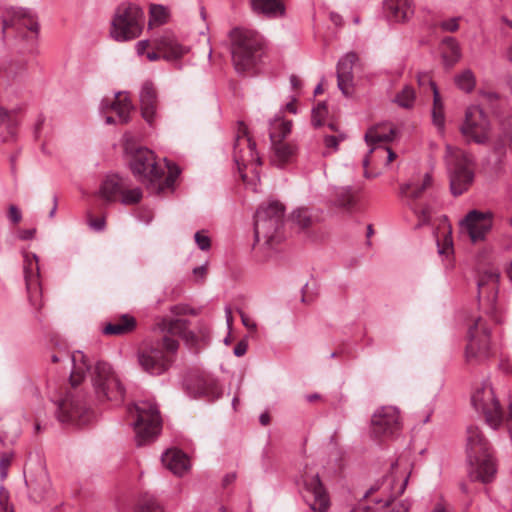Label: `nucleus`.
<instances>
[{
	"instance_id": "2f4dec72",
	"label": "nucleus",
	"mask_w": 512,
	"mask_h": 512,
	"mask_svg": "<svg viewBox=\"0 0 512 512\" xmlns=\"http://www.w3.org/2000/svg\"><path fill=\"white\" fill-rule=\"evenodd\" d=\"M136 327L134 317L124 314L121 317L107 323L103 328L105 335H124L131 332Z\"/></svg>"
},
{
	"instance_id": "3c124183",
	"label": "nucleus",
	"mask_w": 512,
	"mask_h": 512,
	"mask_svg": "<svg viewBox=\"0 0 512 512\" xmlns=\"http://www.w3.org/2000/svg\"><path fill=\"white\" fill-rule=\"evenodd\" d=\"M417 82L421 87L429 86L433 91V97H435V90L438 89L428 72H419L417 74Z\"/></svg>"
},
{
	"instance_id": "a19ab883",
	"label": "nucleus",
	"mask_w": 512,
	"mask_h": 512,
	"mask_svg": "<svg viewBox=\"0 0 512 512\" xmlns=\"http://www.w3.org/2000/svg\"><path fill=\"white\" fill-rule=\"evenodd\" d=\"M138 512H164V510L153 495L145 493L139 500Z\"/></svg>"
},
{
	"instance_id": "4468645a",
	"label": "nucleus",
	"mask_w": 512,
	"mask_h": 512,
	"mask_svg": "<svg viewBox=\"0 0 512 512\" xmlns=\"http://www.w3.org/2000/svg\"><path fill=\"white\" fill-rule=\"evenodd\" d=\"M400 411L395 406H382L372 415L370 433L378 440L396 435L401 429Z\"/></svg>"
},
{
	"instance_id": "5fc2aeb1",
	"label": "nucleus",
	"mask_w": 512,
	"mask_h": 512,
	"mask_svg": "<svg viewBox=\"0 0 512 512\" xmlns=\"http://www.w3.org/2000/svg\"><path fill=\"white\" fill-rule=\"evenodd\" d=\"M458 21H459L458 17L444 20L440 23V28L447 32H455L459 28Z\"/></svg>"
},
{
	"instance_id": "8fccbe9b",
	"label": "nucleus",
	"mask_w": 512,
	"mask_h": 512,
	"mask_svg": "<svg viewBox=\"0 0 512 512\" xmlns=\"http://www.w3.org/2000/svg\"><path fill=\"white\" fill-rule=\"evenodd\" d=\"M150 22L154 21L158 24H162L165 22L166 18V10L161 5H152L150 7Z\"/></svg>"
},
{
	"instance_id": "393cba45",
	"label": "nucleus",
	"mask_w": 512,
	"mask_h": 512,
	"mask_svg": "<svg viewBox=\"0 0 512 512\" xmlns=\"http://www.w3.org/2000/svg\"><path fill=\"white\" fill-rule=\"evenodd\" d=\"M128 186L127 179L116 174L108 175L100 186L99 196L107 203L114 202Z\"/></svg>"
},
{
	"instance_id": "0e129e2a",
	"label": "nucleus",
	"mask_w": 512,
	"mask_h": 512,
	"mask_svg": "<svg viewBox=\"0 0 512 512\" xmlns=\"http://www.w3.org/2000/svg\"><path fill=\"white\" fill-rule=\"evenodd\" d=\"M206 273H207V266H206V264H205V265L198 266V267H195V268L193 269V274H194L196 277L201 278L202 280L205 278Z\"/></svg>"
},
{
	"instance_id": "2eb2a0df",
	"label": "nucleus",
	"mask_w": 512,
	"mask_h": 512,
	"mask_svg": "<svg viewBox=\"0 0 512 512\" xmlns=\"http://www.w3.org/2000/svg\"><path fill=\"white\" fill-rule=\"evenodd\" d=\"M489 122L484 111L478 106L466 110L465 121L461 126L462 134L469 141L483 144L488 140Z\"/></svg>"
},
{
	"instance_id": "b1692460",
	"label": "nucleus",
	"mask_w": 512,
	"mask_h": 512,
	"mask_svg": "<svg viewBox=\"0 0 512 512\" xmlns=\"http://www.w3.org/2000/svg\"><path fill=\"white\" fill-rule=\"evenodd\" d=\"M139 98L142 117L151 125L156 117L157 109V92L152 82L143 83Z\"/></svg>"
},
{
	"instance_id": "20e7f679",
	"label": "nucleus",
	"mask_w": 512,
	"mask_h": 512,
	"mask_svg": "<svg viewBox=\"0 0 512 512\" xmlns=\"http://www.w3.org/2000/svg\"><path fill=\"white\" fill-rule=\"evenodd\" d=\"M232 61L240 74L253 69L263 54L264 40L255 30L235 27L229 32Z\"/></svg>"
},
{
	"instance_id": "774afa93",
	"label": "nucleus",
	"mask_w": 512,
	"mask_h": 512,
	"mask_svg": "<svg viewBox=\"0 0 512 512\" xmlns=\"http://www.w3.org/2000/svg\"><path fill=\"white\" fill-rule=\"evenodd\" d=\"M409 507L405 503H400L395 506L391 512H408Z\"/></svg>"
},
{
	"instance_id": "6e6552de",
	"label": "nucleus",
	"mask_w": 512,
	"mask_h": 512,
	"mask_svg": "<svg viewBox=\"0 0 512 512\" xmlns=\"http://www.w3.org/2000/svg\"><path fill=\"white\" fill-rule=\"evenodd\" d=\"M129 412L136 416L133 426L137 446L153 441L160 433L162 423L156 404L148 400L140 401L130 408Z\"/></svg>"
},
{
	"instance_id": "ddd939ff",
	"label": "nucleus",
	"mask_w": 512,
	"mask_h": 512,
	"mask_svg": "<svg viewBox=\"0 0 512 512\" xmlns=\"http://www.w3.org/2000/svg\"><path fill=\"white\" fill-rule=\"evenodd\" d=\"M397 465V461L393 462L391 464V472L381 480L376 481L364 494L363 498L373 497L372 501L383 508L389 506L396 497L400 496L406 488L408 476L401 482H397L393 474V470Z\"/></svg>"
},
{
	"instance_id": "f257e3e1",
	"label": "nucleus",
	"mask_w": 512,
	"mask_h": 512,
	"mask_svg": "<svg viewBox=\"0 0 512 512\" xmlns=\"http://www.w3.org/2000/svg\"><path fill=\"white\" fill-rule=\"evenodd\" d=\"M66 358L72 363L70 373L71 389L63 398L52 401L56 405L57 419L62 423L85 425L92 419L90 401L77 385L84 379L87 372L90 374L94 394L99 402L109 401L114 406L120 405L125 396V388L111 365L104 361H97L92 366L81 351L74 352Z\"/></svg>"
},
{
	"instance_id": "6ab92c4d",
	"label": "nucleus",
	"mask_w": 512,
	"mask_h": 512,
	"mask_svg": "<svg viewBox=\"0 0 512 512\" xmlns=\"http://www.w3.org/2000/svg\"><path fill=\"white\" fill-rule=\"evenodd\" d=\"M357 60V54L354 52H349L342 56L337 63V85L339 90L346 97H349L353 94V67Z\"/></svg>"
},
{
	"instance_id": "09e8293b",
	"label": "nucleus",
	"mask_w": 512,
	"mask_h": 512,
	"mask_svg": "<svg viewBox=\"0 0 512 512\" xmlns=\"http://www.w3.org/2000/svg\"><path fill=\"white\" fill-rule=\"evenodd\" d=\"M1 125H5L7 127L10 137L14 136L16 125L14 114L0 107V126Z\"/></svg>"
},
{
	"instance_id": "473e14b6",
	"label": "nucleus",
	"mask_w": 512,
	"mask_h": 512,
	"mask_svg": "<svg viewBox=\"0 0 512 512\" xmlns=\"http://www.w3.org/2000/svg\"><path fill=\"white\" fill-rule=\"evenodd\" d=\"M292 122L281 117H275L269 123L271 143L282 142L291 132Z\"/></svg>"
},
{
	"instance_id": "79ce46f5",
	"label": "nucleus",
	"mask_w": 512,
	"mask_h": 512,
	"mask_svg": "<svg viewBox=\"0 0 512 512\" xmlns=\"http://www.w3.org/2000/svg\"><path fill=\"white\" fill-rule=\"evenodd\" d=\"M41 482L43 484L39 486L37 484L36 480H27L26 479V485L29 489L30 497L33 498L34 501H40L45 497V494L47 492V480L45 477H42Z\"/></svg>"
},
{
	"instance_id": "7c9ffc66",
	"label": "nucleus",
	"mask_w": 512,
	"mask_h": 512,
	"mask_svg": "<svg viewBox=\"0 0 512 512\" xmlns=\"http://www.w3.org/2000/svg\"><path fill=\"white\" fill-rule=\"evenodd\" d=\"M431 184L432 177L430 174L426 173L421 183L416 184L411 182L402 185L400 187V195L406 200V203L409 206V202L417 203L423 192L428 189Z\"/></svg>"
},
{
	"instance_id": "0eeeda50",
	"label": "nucleus",
	"mask_w": 512,
	"mask_h": 512,
	"mask_svg": "<svg viewBox=\"0 0 512 512\" xmlns=\"http://www.w3.org/2000/svg\"><path fill=\"white\" fill-rule=\"evenodd\" d=\"M143 25V10L136 4L122 3L115 11L110 34L116 41H128L141 34Z\"/></svg>"
},
{
	"instance_id": "7ed1b4c3",
	"label": "nucleus",
	"mask_w": 512,
	"mask_h": 512,
	"mask_svg": "<svg viewBox=\"0 0 512 512\" xmlns=\"http://www.w3.org/2000/svg\"><path fill=\"white\" fill-rule=\"evenodd\" d=\"M130 167L133 174L142 182L156 189L158 193L174 185L180 174V169L175 164L167 163L165 166L155 161L154 153L143 147L131 151Z\"/></svg>"
},
{
	"instance_id": "5701e85b",
	"label": "nucleus",
	"mask_w": 512,
	"mask_h": 512,
	"mask_svg": "<svg viewBox=\"0 0 512 512\" xmlns=\"http://www.w3.org/2000/svg\"><path fill=\"white\" fill-rule=\"evenodd\" d=\"M499 278L500 272L495 268L483 271L477 282L478 297L483 298L489 304H493L497 299Z\"/></svg>"
},
{
	"instance_id": "4c0bfd02",
	"label": "nucleus",
	"mask_w": 512,
	"mask_h": 512,
	"mask_svg": "<svg viewBox=\"0 0 512 512\" xmlns=\"http://www.w3.org/2000/svg\"><path fill=\"white\" fill-rule=\"evenodd\" d=\"M455 83L459 89L466 93H470L476 85L475 75L472 70L466 69L455 76Z\"/></svg>"
},
{
	"instance_id": "ea45409f",
	"label": "nucleus",
	"mask_w": 512,
	"mask_h": 512,
	"mask_svg": "<svg viewBox=\"0 0 512 512\" xmlns=\"http://www.w3.org/2000/svg\"><path fill=\"white\" fill-rule=\"evenodd\" d=\"M432 118L434 125L440 130H444L445 118L443 112V103L440 98L438 90H435V97H433V111Z\"/></svg>"
},
{
	"instance_id": "6e6d98bb",
	"label": "nucleus",
	"mask_w": 512,
	"mask_h": 512,
	"mask_svg": "<svg viewBox=\"0 0 512 512\" xmlns=\"http://www.w3.org/2000/svg\"><path fill=\"white\" fill-rule=\"evenodd\" d=\"M11 463V457L7 454H2L0 457V479L4 480L7 477L8 467Z\"/></svg>"
},
{
	"instance_id": "f704fd0d",
	"label": "nucleus",
	"mask_w": 512,
	"mask_h": 512,
	"mask_svg": "<svg viewBox=\"0 0 512 512\" xmlns=\"http://www.w3.org/2000/svg\"><path fill=\"white\" fill-rule=\"evenodd\" d=\"M110 107L117 114L121 123H127L130 120V113L133 109L131 101L121 92L115 94V98L110 102Z\"/></svg>"
},
{
	"instance_id": "052dcab7",
	"label": "nucleus",
	"mask_w": 512,
	"mask_h": 512,
	"mask_svg": "<svg viewBox=\"0 0 512 512\" xmlns=\"http://www.w3.org/2000/svg\"><path fill=\"white\" fill-rule=\"evenodd\" d=\"M247 343L245 341H240L234 347V355L237 357L243 356L247 352Z\"/></svg>"
},
{
	"instance_id": "4d7b16f0",
	"label": "nucleus",
	"mask_w": 512,
	"mask_h": 512,
	"mask_svg": "<svg viewBox=\"0 0 512 512\" xmlns=\"http://www.w3.org/2000/svg\"><path fill=\"white\" fill-rule=\"evenodd\" d=\"M0 512H14L8 505V492L0 486Z\"/></svg>"
},
{
	"instance_id": "aec40b11",
	"label": "nucleus",
	"mask_w": 512,
	"mask_h": 512,
	"mask_svg": "<svg viewBox=\"0 0 512 512\" xmlns=\"http://www.w3.org/2000/svg\"><path fill=\"white\" fill-rule=\"evenodd\" d=\"M399 135V130L391 124H377L365 133V142L370 146L369 154L394 141Z\"/></svg>"
},
{
	"instance_id": "9b49d317",
	"label": "nucleus",
	"mask_w": 512,
	"mask_h": 512,
	"mask_svg": "<svg viewBox=\"0 0 512 512\" xmlns=\"http://www.w3.org/2000/svg\"><path fill=\"white\" fill-rule=\"evenodd\" d=\"M471 402L477 411L482 412L490 427L497 429L502 424L503 411L489 383L483 382L475 389Z\"/></svg>"
},
{
	"instance_id": "1a4fd4ad",
	"label": "nucleus",
	"mask_w": 512,
	"mask_h": 512,
	"mask_svg": "<svg viewBox=\"0 0 512 512\" xmlns=\"http://www.w3.org/2000/svg\"><path fill=\"white\" fill-rule=\"evenodd\" d=\"M283 218L284 206L281 203L272 201L259 206L254 216L255 240L260 242L263 239L271 244L283 226Z\"/></svg>"
},
{
	"instance_id": "603ef678",
	"label": "nucleus",
	"mask_w": 512,
	"mask_h": 512,
	"mask_svg": "<svg viewBox=\"0 0 512 512\" xmlns=\"http://www.w3.org/2000/svg\"><path fill=\"white\" fill-rule=\"evenodd\" d=\"M195 242L199 249L206 251L211 246V240L203 231H197L194 235Z\"/></svg>"
},
{
	"instance_id": "9d476101",
	"label": "nucleus",
	"mask_w": 512,
	"mask_h": 512,
	"mask_svg": "<svg viewBox=\"0 0 512 512\" xmlns=\"http://www.w3.org/2000/svg\"><path fill=\"white\" fill-rule=\"evenodd\" d=\"M490 327L482 317H477L468 328L466 358L468 361H482L491 355Z\"/></svg>"
},
{
	"instance_id": "dca6fc26",
	"label": "nucleus",
	"mask_w": 512,
	"mask_h": 512,
	"mask_svg": "<svg viewBox=\"0 0 512 512\" xmlns=\"http://www.w3.org/2000/svg\"><path fill=\"white\" fill-rule=\"evenodd\" d=\"M233 158L239 172H242V169L248 165H259L261 163L256 151V143L248 135L247 128L243 123H240L235 139Z\"/></svg>"
},
{
	"instance_id": "864d4df0",
	"label": "nucleus",
	"mask_w": 512,
	"mask_h": 512,
	"mask_svg": "<svg viewBox=\"0 0 512 512\" xmlns=\"http://www.w3.org/2000/svg\"><path fill=\"white\" fill-rule=\"evenodd\" d=\"M346 138V135L341 133L339 135H327L324 137L325 146L329 149H333L334 151L338 150V145L340 141H343Z\"/></svg>"
},
{
	"instance_id": "c9c22d12",
	"label": "nucleus",
	"mask_w": 512,
	"mask_h": 512,
	"mask_svg": "<svg viewBox=\"0 0 512 512\" xmlns=\"http://www.w3.org/2000/svg\"><path fill=\"white\" fill-rule=\"evenodd\" d=\"M443 45L445 46V50L442 53L444 65L451 68L461 57L459 44L454 38L446 37L443 39Z\"/></svg>"
},
{
	"instance_id": "bb28decb",
	"label": "nucleus",
	"mask_w": 512,
	"mask_h": 512,
	"mask_svg": "<svg viewBox=\"0 0 512 512\" xmlns=\"http://www.w3.org/2000/svg\"><path fill=\"white\" fill-rule=\"evenodd\" d=\"M252 11L265 18L274 19L285 14V6L281 0H250Z\"/></svg>"
},
{
	"instance_id": "c03bdc74",
	"label": "nucleus",
	"mask_w": 512,
	"mask_h": 512,
	"mask_svg": "<svg viewBox=\"0 0 512 512\" xmlns=\"http://www.w3.org/2000/svg\"><path fill=\"white\" fill-rule=\"evenodd\" d=\"M394 101L403 108H411L415 101V91L410 86H405L396 96Z\"/></svg>"
},
{
	"instance_id": "680f3d73",
	"label": "nucleus",
	"mask_w": 512,
	"mask_h": 512,
	"mask_svg": "<svg viewBox=\"0 0 512 512\" xmlns=\"http://www.w3.org/2000/svg\"><path fill=\"white\" fill-rule=\"evenodd\" d=\"M90 226L96 231H102L105 227V220L104 218H96L90 220Z\"/></svg>"
},
{
	"instance_id": "cd10ccee",
	"label": "nucleus",
	"mask_w": 512,
	"mask_h": 512,
	"mask_svg": "<svg viewBox=\"0 0 512 512\" xmlns=\"http://www.w3.org/2000/svg\"><path fill=\"white\" fill-rule=\"evenodd\" d=\"M273 154L271 162L279 168L291 163L296 155L297 146L290 142L271 143Z\"/></svg>"
},
{
	"instance_id": "37998d69",
	"label": "nucleus",
	"mask_w": 512,
	"mask_h": 512,
	"mask_svg": "<svg viewBox=\"0 0 512 512\" xmlns=\"http://www.w3.org/2000/svg\"><path fill=\"white\" fill-rule=\"evenodd\" d=\"M409 208L418 217L420 224H426L429 222L432 214V209L430 205L420 202H409Z\"/></svg>"
},
{
	"instance_id": "58836bf2",
	"label": "nucleus",
	"mask_w": 512,
	"mask_h": 512,
	"mask_svg": "<svg viewBox=\"0 0 512 512\" xmlns=\"http://www.w3.org/2000/svg\"><path fill=\"white\" fill-rule=\"evenodd\" d=\"M291 221L300 229H305L312 225L313 216L308 208H297L291 214Z\"/></svg>"
},
{
	"instance_id": "338daca9",
	"label": "nucleus",
	"mask_w": 512,
	"mask_h": 512,
	"mask_svg": "<svg viewBox=\"0 0 512 512\" xmlns=\"http://www.w3.org/2000/svg\"><path fill=\"white\" fill-rule=\"evenodd\" d=\"M380 149L383 152L387 153V163L392 162L397 157L396 153L391 148H389L388 146H383Z\"/></svg>"
},
{
	"instance_id": "a18cd8bd",
	"label": "nucleus",
	"mask_w": 512,
	"mask_h": 512,
	"mask_svg": "<svg viewBox=\"0 0 512 512\" xmlns=\"http://www.w3.org/2000/svg\"><path fill=\"white\" fill-rule=\"evenodd\" d=\"M26 69V61L23 59H12L0 70H4L9 77H16L22 74Z\"/></svg>"
},
{
	"instance_id": "13d9d810",
	"label": "nucleus",
	"mask_w": 512,
	"mask_h": 512,
	"mask_svg": "<svg viewBox=\"0 0 512 512\" xmlns=\"http://www.w3.org/2000/svg\"><path fill=\"white\" fill-rule=\"evenodd\" d=\"M8 218L13 224H17L21 221L22 214L17 206H15V205L9 206Z\"/></svg>"
},
{
	"instance_id": "49530a36",
	"label": "nucleus",
	"mask_w": 512,
	"mask_h": 512,
	"mask_svg": "<svg viewBox=\"0 0 512 512\" xmlns=\"http://www.w3.org/2000/svg\"><path fill=\"white\" fill-rule=\"evenodd\" d=\"M130 185L123 189V192L121 193V203L124 205H132L140 202L142 199V191L140 188H129Z\"/></svg>"
},
{
	"instance_id": "4be33fe9",
	"label": "nucleus",
	"mask_w": 512,
	"mask_h": 512,
	"mask_svg": "<svg viewBox=\"0 0 512 512\" xmlns=\"http://www.w3.org/2000/svg\"><path fill=\"white\" fill-rule=\"evenodd\" d=\"M38 261V256L34 253L25 255L24 276L26 281V287L29 293V300L34 307L39 309L41 307V304L38 301L37 295L39 276Z\"/></svg>"
},
{
	"instance_id": "e2e57ef3",
	"label": "nucleus",
	"mask_w": 512,
	"mask_h": 512,
	"mask_svg": "<svg viewBox=\"0 0 512 512\" xmlns=\"http://www.w3.org/2000/svg\"><path fill=\"white\" fill-rule=\"evenodd\" d=\"M36 233V229H24L20 232V239L22 240H30L33 239Z\"/></svg>"
},
{
	"instance_id": "39448f33",
	"label": "nucleus",
	"mask_w": 512,
	"mask_h": 512,
	"mask_svg": "<svg viewBox=\"0 0 512 512\" xmlns=\"http://www.w3.org/2000/svg\"><path fill=\"white\" fill-rule=\"evenodd\" d=\"M178 341L169 336H163L150 345L144 346L138 352V362L141 368L150 375L165 373L171 363L172 354L178 349Z\"/></svg>"
},
{
	"instance_id": "e433bc0d",
	"label": "nucleus",
	"mask_w": 512,
	"mask_h": 512,
	"mask_svg": "<svg viewBox=\"0 0 512 512\" xmlns=\"http://www.w3.org/2000/svg\"><path fill=\"white\" fill-rule=\"evenodd\" d=\"M189 322L185 319H173L164 323L163 330L171 335H179L183 339L189 340L194 338V334L188 329Z\"/></svg>"
},
{
	"instance_id": "72a5a7b5",
	"label": "nucleus",
	"mask_w": 512,
	"mask_h": 512,
	"mask_svg": "<svg viewBox=\"0 0 512 512\" xmlns=\"http://www.w3.org/2000/svg\"><path fill=\"white\" fill-rule=\"evenodd\" d=\"M358 189L352 186H341L334 188V198L338 206L345 209H352L356 204Z\"/></svg>"
},
{
	"instance_id": "423d86ee",
	"label": "nucleus",
	"mask_w": 512,
	"mask_h": 512,
	"mask_svg": "<svg viewBox=\"0 0 512 512\" xmlns=\"http://www.w3.org/2000/svg\"><path fill=\"white\" fill-rule=\"evenodd\" d=\"M445 161L449 174L450 191L454 196L466 192L474 181L471 157L459 148L446 146Z\"/></svg>"
},
{
	"instance_id": "f8f14e48",
	"label": "nucleus",
	"mask_w": 512,
	"mask_h": 512,
	"mask_svg": "<svg viewBox=\"0 0 512 512\" xmlns=\"http://www.w3.org/2000/svg\"><path fill=\"white\" fill-rule=\"evenodd\" d=\"M299 489L304 502L314 512H327L330 499L318 473L305 471L299 482Z\"/></svg>"
},
{
	"instance_id": "69168bd1",
	"label": "nucleus",
	"mask_w": 512,
	"mask_h": 512,
	"mask_svg": "<svg viewBox=\"0 0 512 512\" xmlns=\"http://www.w3.org/2000/svg\"><path fill=\"white\" fill-rule=\"evenodd\" d=\"M149 46V41L148 40H142V41H139L137 44H136V50H137V53L139 55H142L144 54L145 50L147 49V47Z\"/></svg>"
},
{
	"instance_id": "de8ad7c7",
	"label": "nucleus",
	"mask_w": 512,
	"mask_h": 512,
	"mask_svg": "<svg viewBox=\"0 0 512 512\" xmlns=\"http://www.w3.org/2000/svg\"><path fill=\"white\" fill-rule=\"evenodd\" d=\"M327 114V106L325 102H320L312 110L311 123L314 127H320L323 124V119Z\"/></svg>"
},
{
	"instance_id": "412c9836",
	"label": "nucleus",
	"mask_w": 512,
	"mask_h": 512,
	"mask_svg": "<svg viewBox=\"0 0 512 512\" xmlns=\"http://www.w3.org/2000/svg\"><path fill=\"white\" fill-rule=\"evenodd\" d=\"M384 13L390 22L406 23L415 13L413 0H384Z\"/></svg>"
},
{
	"instance_id": "bf43d9fd",
	"label": "nucleus",
	"mask_w": 512,
	"mask_h": 512,
	"mask_svg": "<svg viewBox=\"0 0 512 512\" xmlns=\"http://www.w3.org/2000/svg\"><path fill=\"white\" fill-rule=\"evenodd\" d=\"M242 324L248 328L249 330L255 331L257 329V324L254 320H252L249 316H247L244 312L239 311Z\"/></svg>"
},
{
	"instance_id": "c85d7f7f",
	"label": "nucleus",
	"mask_w": 512,
	"mask_h": 512,
	"mask_svg": "<svg viewBox=\"0 0 512 512\" xmlns=\"http://www.w3.org/2000/svg\"><path fill=\"white\" fill-rule=\"evenodd\" d=\"M27 16L28 11L23 8L13 6L4 7L1 11L3 37H5L9 28H18L20 25L26 26Z\"/></svg>"
},
{
	"instance_id": "c756f323",
	"label": "nucleus",
	"mask_w": 512,
	"mask_h": 512,
	"mask_svg": "<svg viewBox=\"0 0 512 512\" xmlns=\"http://www.w3.org/2000/svg\"><path fill=\"white\" fill-rule=\"evenodd\" d=\"M157 49L162 53V58L167 61L177 60L188 52L187 47L171 37H162L157 43Z\"/></svg>"
},
{
	"instance_id": "a878e982",
	"label": "nucleus",
	"mask_w": 512,
	"mask_h": 512,
	"mask_svg": "<svg viewBox=\"0 0 512 512\" xmlns=\"http://www.w3.org/2000/svg\"><path fill=\"white\" fill-rule=\"evenodd\" d=\"M163 465L173 474L182 476L190 468L189 458L178 449H169L162 454Z\"/></svg>"
},
{
	"instance_id": "f3484780",
	"label": "nucleus",
	"mask_w": 512,
	"mask_h": 512,
	"mask_svg": "<svg viewBox=\"0 0 512 512\" xmlns=\"http://www.w3.org/2000/svg\"><path fill=\"white\" fill-rule=\"evenodd\" d=\"M460 231L467 233L473 243L485 239L492 228V215L489 212L471 210L460 221Z\"/></svg>"
},
{
	"instance_id": "f03ea898",
	"label": "nucleus",
	"mask_w": 512,
	"mask_h": 512,
	"mask_svg": "<svg viewBox=\"0 0 512 512\" xmlns=\"http://www.w3.org/2000/svg\"><path fill=\"white\" fill-rule=\"evenodd\" d=\"M466 454L468 475L472 481L486 484L494 480L497 463L490 442L478 427L467 428Z\"/></svg>"
},
{
	"instance_id": "a211bd4d",
	"label": "nucleus",
	"mask_w": 512,
	"mask_h": 512,
	"mask_svg": "<svg viewBox=\"0 0 512 512\" xmlns=\"http://www.w3.org/2000/svg\"><path fill=\"white\" fill-rule=\"evenodd\" d=\"M188 392L194 397H204L209 400L218 399L222 395V388L217 379L211 375L201 374L186 382Z\"/></svg>"
}]
</instances>
